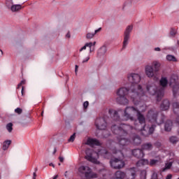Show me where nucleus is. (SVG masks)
<instances>
[{
    "label": "nucleus",
    "mask_w": 179,
    "mask_h": 179,
    "mask_svg": "<svg viewBox=\"0 0 179 179\" xmlns=\"http://www.w3.org/2000/svg\"><path fill=\"white\" fill-rule=\"evenodd\" d=\"M127 79L131 83L130 87L131 92H129L130 97L135 101V100L145 94L142 86L138 85L141 82V76L138 73H131L128 75Z\"/></svg>",
    "instance_id": "1"
},
{
    "label": "nucleus",
    "mask_w": 179,
    "mask_h": 179,
    "mask_svg": "<svg viewBox=\"0 0 179 179\" xmlns=\"http://www.w3.org/2000/svg\"><path fill=\"white\" fill-rule=\"evenodd\" d=\"M171 178H173V175H171V174L167 175V176L166 178V179H171Z\"/></svg>",
    "instance_id": "50"
},
{
    "label": "nucleus",
    "mask_w": 179,
    "mask_h": 179,
    "mask_svg": "<svg viewBox=\"0 0 179 179\" xmlns=\"http://www.w3.org/2000/svg\"><path fill=\"white\" fill-rule=\"evenodd\" d=\"M15 113L16 114L20 115V114H22V113H23V110L20 108H17L16 109H15Z\"/></svg>",
    "instance_id": "42"
},
{
    "label": "nucleus",
    "mask_w": 179,
    "mask_h": 179,
    "mask_svg": "<svg viewBox=\"0 0 179 179\" xmlns=\"http://www.w3.org/2000/svg\"><path fill=\"white\" fill-rule=\"evenodd\" d=\"M113 119L115 120V121H118L120 120V116L118 115V112L117 110L114 111Z\"/></svg>",
    "instance_id": "37"
},
{
    "label": "nucleus",
    "mask_w": 179,
    "mask_h": 179,
    "mask_svg": "<svg viewBox=\"0 0 179 179\" xmlns=\"http://www.w3.org/2000/svg\"><path fill=\"white\" fill-rule=\"evenodd\" d=\"M132 142L135 146H139L142 143V138L138 135H136L132 138Z\"/></svg>",
    "instance_id": "20"
},
{
    "label": "nucleus",
    "mask_w": 179,
    "mask_h": 179,
    "mask_svg": "<svg viewBox=\"0 0 179 179\" xmlns=\"http://www.w3.org/2000/svg\"><path fill=\"white\" fill-rule=\"evenodd\" d=\"M164 115H162L159 119V112L156 110L151 109L148 112L147 120L151 124H156L157 125H162L164 122Z\"/></svg>",
    "instance_id": "4"
},
{
    "label": "nucleus",
    "mask_w": 179,
    "mask_h": 179,
    "mask_svg": "<svg viewBox=\"0 0 179 179\" xmlns=\"http://www.w3.org/2000/svg\"><path fill=\"white\" fill-rule=\"evenodd\" d=\"M177 31L174 29H171L170 31V36L172 37L174 36L175 34H176Z\"/></svg>",
    "instance_id": "43"
},
{
    "label": "nucleus",
    "mask_w": 179,
    "mask_h": 179,
    "mask_svg": "<svg viewBox=\"0 0 179 179\" xmlns=\"http://www.w3.org/2000/svg\"><path fill=\"white\" fill-rule=\"evenodd\" d=\"M169 86L172 87V92L174 97H178L179 96V82L174 78H171L169 80Z\"/></svg>",
    "instance_id": "9"
},
{
    "label": "nucleus",
    "mask_w": 179,
    "mask_h": 179,
    "mask_svg": "<svg viewBox=\"0 0 179 179\" xmlns=\"http://www.w3.org/2000/svg\"><path fill=\"white\" fill-rule=\"evenodd\" d=\"M58 178V175H56L52 179H57Z\"/></svg>",
    "instance_id": "58"
},
{
    "label": "nucleus",
    "mask_w": 179,
    "mask_h": 179,
    "mask_svg": "<svg viewBox=\"0 0 179 179\" xmlns=\"http://www.w3.org/2000/svg\"><path fill=\"white\" fill-rule=\"evenodd\" d=\"M83 107H84V108H87V107H89V101H87L84 102Z\"/></svg>",
    "instance_id": "44"
},
{
    "label": "nucleus",
    "mask_w": 179,
    "mask_h": 179,
    "mask_svg": "<svg viewBox=\"0 0 179 179\" xmlns=\"http://www.w3.org/2000/svg\"><path fill=\"white\" fill-rule=\"evenodd\" d=\"M59 159L61 163H64V157H59Z\"/></svg>",
    "instance_id": "51"
},
{
    "label": "nucleus",
    "mask_w": 179,
    "mask_h": 179,
    "mask_svg": "<svg viewBox=\"0 0 179 179\" xmlns=\"http://www.w3.org/2000/svg\"><path fill=\"white\" fill-rule=\"evenodd\" d=\"M37 170H38L37 168H36V169H35V171H37Z\"/></svg>",
    "instance_id": "62"
},
{
    "label": "nucleus",
    "mask_w": 179,
    "mask_h": 179,
    "mask_svg": "<svg viewBox=\"0 0 179 179\" xmlns=\"http://www.w3.org/2000/svg\"><path fill=\"white\" fill-rule=\"evenodd\" d=\"M141 179H146V171L143 170L141 172Z\"/></svg>",
    "instance_id": "41"
},
{
    "label": "nucleus",
    "mask_w": 179,
    "mask_h": 179,
    "mask_svg": "<svg viewBox=\"0 0 179 179\" xmlns=\"http://www.w3.org/2000/svg\"><path fill=\"white\" fill-rule=\"evenodd\" d=\"M133 29H134V27L132 25H129L127 27L124 31V35L122 50L127 48V45H128V41L129 40V34H131V31H132Z\"/></svg>",
    "instance_id": "10"
},
{
    "label": "nucleus",
    "mask_w": 179,
    "mask_h": 179,
    "mask_svg": "<svg viewBox=\"0 0 179 179\" xmlns=\"http://www.w3.org/2000/svg\"><path fill=\"white\" fill-rule=\"evenodd\" d=\"M22 86V84L20 83L17 85V89H20V87Z\"/></svg>",
    "instance_id": "56"
},
{
    "label": "nucleus",
    "mask_w": 179,
    "mask_h": 179,
    "mask_svg": "<svg viewBox=\"0 0 179 179\" xmlns=\"http://www.w3.org/2000/svg\"><path fill=\"white\" fill-rule=\"evenodd\" d=\"M12 5H13V0H6V6L8 9L12 8Z\"/></svg>",
    "instance_id": "35"
},
{
    "label": "nucleus",
    "mask_w": 179,
    "mask_h": 179,
    "mask_svg": "<svg viewBox=\"0 0 179 179\" xmlns=\"http://www.w3.org/2000/svg\"><path fill=\"white\" fill-rule=\"evenodd\" d=\"M106 52H107V46H106V45H103L98 50V55H99V57L105 55Z\"/></svg>",
    "instance_id": "23"
},
{
    "label": "nucleus",
    "mask_w": 179,
    "mask_h": 179,
    "mask_svg": "<svg viewBox=\"0 0 179 179\" xmlns=\"http://www.w3.org/2000/svg\"><path fill=\"white\" fill-rule=\"evenodd\" d=\"M169 142L172 143V145H177L178 142V138H177V136H172L169 138Z\"/></svg>",
    "instance_id": "29"
},
{
    "label": "nucleus",
    "mask_w": 179,
    "mask_h": 179,
    "mask_svg": "<svg viewBox=\"0 0 179 179\" xmlns=\"http://www.w3.org/2000/svg\"><path fill=\"white\" fill-rule=\"evenodd\" d=\"M85 145H89L90 146H100V142L97 139L88 138Z\"/></svg>",
    "instance_id": "18"
},
{
    "label": "nucleus",
    "mask_w": 179,
    "mask_h": 179,
    "mask_svg": "<svg viewBox=\"0 0 179 179\" xmlns=\"http://www.w3.org/2000/svg\"><path fill=\"white\" fill-rule=\"evenodd\" d=\"M24 89V87H22V94H23V90Z\"/></svg>",
    "instance_id": "59"
},
{
    "label": "nucleus",
    "mask_w": 179,
    "mask_h": 179,
    "mask_svg": "<svg viewBox=\"0 0 179 179\" xmlns=\"http://www.w3.org/2000/svg\"><path fill=\"white\" fill-rule=\"evenodd\" d=\"M22 10V5L20 4H14L10 7V10L13 12H19V10Z\"/></svg>",
    "instance_id": "27"
},
{
    "label": "nucleus",
    "mask_w": 179,
    "mask_h": 179,
    "mask_svg": "<svg viewBox=\"0 0 179 179\" xmlns=\"http://www.w3.org/2000/svg\"><path fill=\"white\" fill-rule=\"evenodd\" d=\"M49 166L53 167V169L55 167V165H54L52 163L49 164Z\"/></svg>",
    "instance_id": "54"
},
{
    "label": "nucleus",
    "mask_w": 179,
    "mask_h": 179,
    "mask_svg": "<svg viewBox=\"0 0 179 179\" xmlns=\"http://www.w3.org/2000/svg\"><path fill=\"white\" fill-rule=\"evenodd\" d=\"M56 153H57V148H55L52 154L55 155Z\"/></svg>",
    "instance_id": "57"
},
{
    "label": "nucleus",
    "mask_w": 179,
    "mask_h": 179,
    "mask_svg": "<svg viewBox=\"0 0 179 179\" xmlns=\"http://www.w3.org/2000/svg\"><path fill=\"white\" fill-rule=\"evenodd\" d=\"M95 127L97 129L104 130L107 128V122L104 117L97 118L95 121Z\"/></svg>",
    "instance_id": "11"
},
{
    "label": "nucleus",
    "mask_w": 179,
    "mask_h": 179,
    "mask_svg": "<svg viewBox=\"0 0 179 179\" xmlns=\"http://www.w3.org/2000/svg\"><path fill=\"white\" fill-rule=\"evenodd\" d=\"M75 138H76V134L74 133L73 135L70 136L68 140V142H73L75 141Z\"/></svg>",
    "instance_id": "40"
},
{
    "label": "nucleus",
    "mask_w": 179,
    "mask_h": 179,
    "mask_svg": "<svg viewBox=\"0 0 179 179\" xmlns=\"http://www.w3.org/2000/svg\"><path fill=\"white\" fill-rule=\"evenodd\" d=\"M89 59H90V57H86V59L83 60L82 62V64H85V62H87V61H89Z\"/></svg>",
    "instance_id": "48"
},
{
    "label": "nucleus",
    "mask_w": 179,
    "mask_h": 179,
    "mask_svg": "<svg viewBox=\"0 0 179 179\" xmlns=\"http://www.w3.org/2000/svg\"><path fill=\"white\" fill-rule=\"evenodd\" d=\"M153 149V145L151 143H145L141 145V150L150 151Z\"/></svg>",
    "instance_id": "22"
},
{
    "label": "nucleus",
    "mask_w": 179,
    "mask_h": 179,
    "mask_svg": "<svg viewBox=\"0 0 179 179\" xmlns=\"http://www.w3.org/2000/svg\"><path fill=\"white\" fill-rule=\"evenodd\" d=\"M136 164L137 167H142V166H146V164H149V160L142 159L138 161Z\"/></svg>",
    "instance_id": "25"
},
{
    "label": "nucleus",
    "mask_w": 179,
    "mask_h": 179,
    "mask_svg": "<svg viewBox=\"0 0 179 179\" xmlns=\"http://www.w3.org/2000/svg\"><path fill=\"white\" fill-rule=\"evenodd\" d=\"M117 103L118 104H121L122 106H126V104H128L129 101L128 99H127V96H118L116 99Z\"/></svg>",
    "instance_id": "17"
},
{
    "label": "nucleus",
    "mask_w": 179,
    "mask_h": 179,
    "mask_svg": "<svg viewBox=\"0 0 179 179\" xmlns=\"http://www.w3.org/2000/svg\"><path fill=\"white\" fill-rule=\"evenodd\" d=\"M96 45V42H94L93 43H92V47H94Z\"/></svg>",
    "instance_id": "60"
},
{
    "label": "nucleus",
    "mask_w": 179,
    "mask_h": 179,
    "mask_svg": "<svg viewBox=\"0 0 179 179\" xmlns=\"http://www.w3.org/2000/svg\"><path fill=\"white\" fill-rule=\"evenodd\" d=\"M1 54H3V52H2V50H1Z\"/></svg>",
    "instance_id": "64"
},
{
    "label": "nucleus",
    "mask_w": 179,
    "mask_h": 179,
    "mask_svg": "<svg viewBox=\"0 0 179 179\" xmlns=\"http://www.w3.org/2000/svg\"><path fill=\"white\" fill-rule=\"evenodd\" d=\"M95 36V34H92V33H87L86 35V38H87L88 40H90L92 38H93Z\"/></svg>",
    "instance_id": "38"
},
{
    "label": "nucleus",
    "mask_w": 179,
    "mask_h": 179,
    "mask_svg": "<svg viewBox=\"0 0 179 179\" xmlns=\"http://www.w3.org/2000/svg\"><path fill=\"white\" fill-rule=\"evenodd\" d=\"M157 163H159V160L150 159V163L148 162V164H150V166H156V164H157Z\"/></svg>",
    "instance_id": "36"
},
{
    "label": "nucleus",
    "mask_w": 179,
    "mask_h": 179,
    "mask_svg": "<svg viewBox=\"0 0 179 179\" xmlns=\"http://www.w3.org/2000/svg\"><path fill=\"white\" fill-rule=\"evenodd\" d=\"M155 51H160V48H155Z\"/></svg>",
    "instance_id": "55"
},
{
    "label": "nucleus",
    "mask_w": 179,
    "mask_h": 179,
    "mask_svg": "<svg viewBox=\"0 0 179 179\" xmlns=\"http://www.w3.org/2000/svg\"><path fill=\"white\" fill-rule=\"evenodd\" d=\"M10 143H12V141L10 140H7L4 141L3 144V150H7V149L10 145Z\"/></svg>",
    "instance_id": "30"
},
{
    "label": "nucleus",
    "mask_w": 179,
    "mask_h": 179,
    "mask_svg": "<svg viewBox=\"0 0 179 179\" xmlns=\"http://www.w3.org/2000/svg\"><path fill=\"white\" fill-rule=\"evenodd\" d=\"M131 153L134 157L136 159H142L145 156V152H143V150L141 149H134L131 151Z\"/></svg>",
    "instance_id": "13"
},
{
    "label": "nucleus",
    "mask_w": 179,
    "mask_h": 179,
    "mask_svg": "<svg viewBox=\"0 0 179 179\" xmlns=\"http://www.w3.org/2000/svg\"><path fill=\"white\" fill-rule=\"evenodd\" d=\"M155 146H157V148H160V146H162V143L159 142V141H157L155 143Z\"/></svg>",
    "instance_id": "45"
},
{
    "label": "nucleus",
    "mask_w": 179,
    "mask_h": 179,
    "mask_svg": "<svg viewBox=\"0 0 179 179\" xmlns=\"http://www.w3.org/2000/svg\"><path fill=\"white\" fill-rule=\"evenodd\" d=\"M36 177H37V174H36V172L33 173V178L32 179H36Z\"/></svg>",
    "instance_id": "53"
},
{
    "label": "nucleus",
    "mask_w": 179,
    "mask_h": 179,
    "mask_svg": "<svg viewBox=\"0 0 179 179\" xmlns=\"http://www.w3.org/2000/svg\"><path fill=\"white\" fill-rule=\"evenodd\" d=\"M147 90L151 96L157 95V101H160L162 97L164 95V90H163V88H157L155 84L148 85L147 86Z\"/></svg>",
    "instance_id": "6"
},
{
    "label": "nucleus",
    "mask_w": 179,
    "mask_h": 179,
    "mask_svg": "<svg viewBox=\"0 0 179 179\" xmlns=\"http://www.w3.org/2000/svg\"><path fill=\"white\" fill-rule=\"evenodd\" d=\"M43 114H44V112H42V113H41L42 117H43Z\"/></svg>",
    "instance_id": "61"
},
{
    "label": "nucleus",
    "mask_w": 179,
    "mask_h": 179,
    "mask_svg": "<svg viewBox=\"0 0 179 179\" xmlns=\"http://www.w3.org/2000/svg\"><path fill=\"white\" fill-rule=\"evenodd\" d=\"M171 128H173V122H171V120L166 121L164 126L165 131L170 132Z\"/></svg>",
    "instance_id": "24"
},
{
    "label": "nucleus",
    "mask_w": 179,
    "mask_h": 179,
    "mask_svg": "<svg viewBox=\"0 0 179 179\" xmlns=\"http://www.w3.org/2000/svg\"><path fill=\"white\" fill-rule=\"evenodd\" d=\"M110 164L115 170H120L125 166V162L120 158H112Z\"/></svg>",
    "instance_id": "8"
},
{
    "label": "nucleus",
    "mask_w": 179,
    "mask_h": 179,
    "mask_svg": "<svg viewBox=\"0 0 179 179\" xmlns=\"http://www.w3.org/2000/svg\"><path fill=\"white\" fill-rule=\"evenodd\" d=\"M156 125L157 124L152 123V126L148 129V133L146 134V129H145V127H146V120H145V125L143 126V129L142 130H138V131H141L143 135H144V136H148V135H152V134L155 132Z\"/></svg>",
    "instance_id": "12"
},
{
    "label": "nucleus",
    "mask_w": 179,
    "mask_h": 179,
    "mask_svg": "<svg viewBox=\"0 0 179 179\" xmlns=\"http://www.w3.org/2000/svg\"><path fill=\"white\" fill-rule=\"evenodd\" d=\"M173 163L174 162H169L166 163L164 168H163L162 171H166V170H170L171 169V166H173Z\"/></svg>",
    "instance_id": "33"
},
{
    "label": "nucleus",
    "mask_w": 179,
    "mask_h": 179,
    "mask_svg": "<svg viewBox=\"0 0 179 179\" xmlns=\"http://www.w3.org/2000/svg\"><path fill=\"white\" fill-rule=\"evenodd\" d=\"M79 68L78 65H76L75 66V73L76 75H78V69Z\"/></svg>",
    "instance_id": "47"
},
{
    "label": "nucleus",
    "mask_w": 179,
    "mask_h": 179,
    "mask_svg": "<svg viewBox=\"0 0 179 179\" xmlns=\"http://www.w3.org/2000/svg\"><path fill=\"white\" fill-rule=\"evenodd\" d=\"M20 84H21V85H25L26 84V80H22Z\"/></svg>",
    "instance_id": "52"
},
{
    "label": "nucleus",
    "mask_w": 179,
    "mask_h": 179,
    "mask_svg": "<svg viewBox=\"0 0 179 179\" xmlns=\"http://www.w3.org/2000/svg\"><path fill=\"white\" fill-rule=\"evenodd\" d=\"M85 159L89 160V162H92V163H96V158H94L92 155H86Z\"/></svg>",
    "instance_id": "34"
},
{
    "label": "nucleus",
    "mask_w": 179,
    "mask_h": 179,
    "mask_svg": "<svg viewBox=\"0 0 179 179\" xmlns=\"http://www.w3.org/2000/svg\"><path fill=\"white\" fill-rule=\"evenodd\" d=\"M12 127H13V124L12 123H8L6 125V128H7V130L8 131V132H10L13 129V128Z\"/></svg>",
    "instance_id": "39"
},
{
    "label": "nucleus",
    "mask_w": 179,
    "mask_h": 179,
    "mask_svg": "<svg viewBox=\"0 0 179 179\" xmlns=\"http://www.w3.org/2000/svg\"><path fill=\"white\" fill-rule=\"evenodd\" d=\"M87 47H89L90 52H93V51H94V48H92L93 47V43L90 42V43H85V45L80 49V52L83 51V50H86Z\"/></svg>",
    "instance_id": "21"
},
{
    "label": "nucleus",
    "mask_w": 179,
    "mask_h": 179,
    "mask_svg": "<svg viewBox=\"0 0 179 179\" xmlns=\"http://www.w3.org/2000/svg\"><path fill=\"white\" fill-rule=\"evenodd\" d=\"M160 71V63L159 62H153L152 65H146L145 72L148 78H153L157 75V72Z\"/></svg>",
    "instance_id": "5"
},
{
    "label": "nucleus",
    "mask_w": 179,
    "mask_h": 179,
    "mask_svg": "<svg viewBox=\"0 0 179 179\" xmlns=\"http://www.w3.org/2000/svg\"><path fill=\"white\" fill-rule=\"evenodd\" d=\"M173 113L175 114H179V103L178 102H174L173 103ZM176 122L179 125V115L177 116L176 119Z\"/></svg>",
    "instance_id": "16"
},
{
    "label": "nucleus",
    "mask_w": 179,
    "mask_h": 179,
    "mask_svg": "<svg viewBox=\"0 0 179 179\" xmlns=\"http://www.w3.org/2000/svg\"><path fill=\"white\" fill-rule=\"evenodd\" d=\"M78 171L85 174V178L87 179L97 178L99 177L97 173L92 172V169L89 166H82L78 169Z\"/></svg>",
    "instance_id": "7"
},
{
    "label": "nucleus",
    "mask_w": 179,
    "mask_h": 179,
    "mask_svg": "<svg viewBox=\"0 0 179 179\" xmlns=\"http://www.w3.org/2000/svg\"><path fill=\"white\" fill-rule=\"evenodd\" d=\"M161 108L164 111L169 110V108H170V101L167 99L164 100L161 104Z\"/></svg>",
    "instance_id": "19"
},
{
    "label": "nucleus",
    "mask_w": 179,
    "mask_h": 179,
    "mask_svg": "<svg viewBox=\"0 0 179 179\" xmlns=\"http://www.w3.org/2000/svg\"><path fill=\"white\" fill-rule=\"evenodd\" d=\"M131 90L129 91V90H128V88L127 87H122L118 90V91L117 92V96H119V97H126L128 94H129Z\"/></svg>",
    "instance_id": "14"
},
{
    "label": "nucleus",
    "mask_w": 179,
    "mask_h": 179,
    "mask_svg": "<svg viewBox=\"0 0 179 179\" xmlns=\"http://www.w3.org/2000/svg\"><path fill=\"white\" fill-rule=\"evenodd\" d=\"M100 153L105 159H110L111 157V154L107 150H101Z\"/></svg>",
    "instance_id": "26"
},
{
    "label": "nucleus",
    "mask_w": 179,
    "mask_h": 179,
    "mask_svg": "<svg viewBox=\"0 0 179 179\" xmlns=\"http://www.w3.org/2000/svg\"><path fill=\"white\" fill-rule=\"evenodd\" d=\"M174 166H173V170L175 173H179V159L173 161Z\"/></svg>",
    "instance_id": "28"
},
{
    "label": "nucleus",
    "mask_w": 179,
    "mask_h": 179,
    "mask_svg": "<svg viewBox=\"0 0 179 179\" xmlns=\"http://www.w3.org/2000/svg\"><path fill=\"white\" fill-rule=\"evenodd\" d=\"M133 129V127L131 125L122 124L120 125L113 124L111 127V131L115 135H118L117 137L118 143L120 146H127L129 145V139L124 138L128 135V131Z\"/></svg>",
    "instance_id": "2"
},
{
    "label": "nucleus",
    "mask_w": 179,
    "mask_h": 179,
    "mask_svg": "<svg viewBox=\"0 0 179 179\" xmlns=\"http://www.w3.org/2000/svg\"><path fill=\"white\" fill-rule=\"evenodd\" d=\"M136 178V171L135 168H131L128 173H126L125 179H134Z\"/></svg>",
    "instance_id": "15"
},
{
    "label": "nucleus",
    "mask_w": 179,
    "mask_h": 179,
    "mask_svg": "<svg viewBox=\"0 0 179 179\" xmlns=\"http://www.w3.org/2000/svg\"><path fill=\"white\" fill-rule=\"evenodd\" d=\"M58 166H61V163H59V164H58Z\"/></svg>",
    "instance_id": "63"
},
{
    "label": "nucleus",
    "mask_w": 179,
    "mask_h": 179,
    "mask_svg": "<svg viewBox=\"0 0 179 179\" xmlns=\"http://www.w3.org/2000/svg\"><path fill=\"white\" fill-rule=\"evenodd\" d=\"M99 31H101V28H99L98 29H96L94 34H97V33H99Z\"/></svg>",
    "instance_id": "49"
},
{
    "label": "nucleus",
    "mask_w": 179,
    "mask_h": 179,
    "mask_svg": "<svg viewBox=\"0 0 179 179\" xmlns=\"http://www.w3.org/2000/svg\"><path fill=\"white\" fill-rule=\"evenodd\" d=\"M159 83L161 86H162V87H166V86H167V84L169 83V80H167V78H162L160 80Z\"/></svg>",
    "instance_id": "31"
},
{
    "label": "nucleus",
    "mask_w": 179,
    "mask_h": 179,
    "mask_svg": "<svg viewBox=\"0 0 179 179\" xmlns=\"http://www.w3.org/2000/svg\"><path fill=\"white\" fill-rule=\"evenodd\" d=\"M134 114H137V118L138 120V123L136 124V122H135L134 129H136V131H142L143 129V126L145 125V116L141 113V111L136 109V108L134 106H128L124 110V117L126 118V120H134V117L132 115H134Z\"/></svg>",
    "instance_id": "3"
},
{
    "label": "nucleus",
    "mask_w": 179,
    "mask_h": 179,
    "mask_svg": "<svg viewBox=\"0 0 179 179\" xmlns=\"http://www.w3.org/2000/svg\"><path fill=\"white\" fill-rule=\"evenodd\" d=\"M167 61L172 62H177V59L174 55H168L166 56Z\"/></svg>",
    "instance_id": "32"
},
{
    "label": "nucleus",
    "mask_w": 179,
    "mask_h": 179,
    "mask_svg": "<svg viewBox=\"0 0 179 179\" xmlns=\"http://www.w3.org/2000/svg\"><path fill=\"white\" fill-rule=\"evenodd\" d=\"M66 38H71V32L69 31L66 34Z\"/></svg>",
    "instance_id": "46"
}]
</instances>
